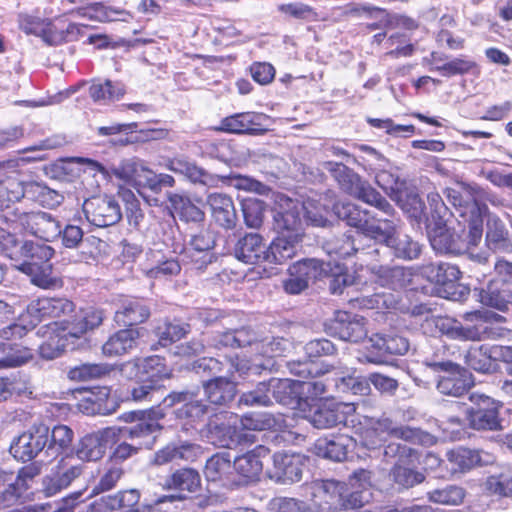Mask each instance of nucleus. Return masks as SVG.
Masks as SVG:
<instances>
[{"label": "nucleus", "instance_id": "nucleus-1", "mask_svg": "<svg viewBox=\"0 0 512 512\" xmlns=\"http://www.w3.org/2000/svg\"><path fill=\"white\" fill-rule=\"evenodd\" d=\"M70 162L85 165V173L88 174V190H97L104 188L115 176L122 182L132 185L135 188H144L150 190H162L172 188L175 180L171 175L160 173L156 174L147 167L143 160L133 157L123 159L118 166L111 168L104 167L101 163L85 157H72Z\"/></svg>", "mask_w": 512, "mask_h": 512}, {"label": "nucleus", "instance_id": "nucleus-2", "mask_svg": "<svg viewBox=\"0 0 512 512\" xmlns=\"http://www.w3.org/2000/svg\"><path fill=\"white\" fill-rule=\"evenodd\" d=\"M273 218L279 235L267 247L265 263L283 264L297 252L302 240V219L298 205L287 194H274Z\"/></svg>", "mask_w": 512, "mask_h": 512}, {"label": "nucleus", "instance_id": "nucleus-3", "mask_svg": "<svg viewBox=\"0 0 512 512\" xmlns=\"http://www.w3.org/2000/svg\"><path fill=\"white\" fill-rule=\"evenodd\" d=\"M390 277V285L393 289H415L413 280L415 277L421 275L425 277L430 283L438 287V291L444 298L456 300L458 297L457 290L461 287L460 279L462 273L457 265L441 262V263H428L422 265L419 273L415 272L412 268L402 266H394L388 270Z\"/></svg>", "mask_w": 512, "mask_h": 512}, {"label": "nucleus", "instance_id": "nucleus-4", "mask_svg": "<svg viewBox=\"0 0 512 512\" xmlns=\"http://www.w3.org/2000/svg\"><path fill=\"white\" fill-rule=\"evenodd\" d=\"M25 260L18 269L29 276L30 282L43 290L61 289L64 285L63 279L54 273L51 259L55 250L46 244L33 241H26L21 246Z\"/></svg>", "mask_w": 512, "mask_h": 512}, {"label": "nucleus", "instance_id": "nucleus-5", "mask_svg": "<svg viewBox=\"0 0 512 512\" xmlns=\"http://www.w3.org/2000/svg\"><path fill=\"white\" fill-rule=\"evenodd\" d=\"M495 277L479 292L480 302L499 311L512 304V262L498 259L494 265Z\"/></svg>", "mask_w": 512, "mask_h": 512}, {"label": "nucleus", "instance_id": "nucleus-6", "mask_svg": "<svg viewBox=\"0 0 512 512\" xmlns=\"http://www.w3.org/2000/svg\"><path fill=\"white\" fill-rule=\"evenodd\" d=\"M76 310L73 301L65 297H39L32 300L26 307L29 324L33 327L39 323L51 320V322L68 321Z\"/></svg>", "mask_w": 512, "mask_h": 512}, {"label": "nucleus", "instance_id": "nucleus-7", "mask_svg": "<svg viewBox=\"0 0 512 512\" xmlns=\"http://www.w3.org/2000/svg\"><path fill=\"white\" fill-rule=\"evenodd\" d=\"M357 406L352 402L326 401L318 406L311 417V422L318 429L337 426L350 427L357 418Z\"/></svg>", "mask_w": 512, "mask_h": 512}, {"label": "nucleus", "instance_id": "nucleus-8", "mask_svg": "<svg viewBox=\"0 0 512 512\" xmlns=\"http://www.w3.org/2000/svg\"><path fill=\"white\" fill-rule=\"evenodd\" d=\"M82 209L86 219L96 227L112 226L122 217L119 203L109 194H92L84 200Z\"/></svg>", "mask_w": 512, "mask_h": 512}, {"label": "nucleus", "instance_id": "nucleus-9", "mask_svg": "<svg viewBox=\"0 0 512 512\" xmlns=\"http://www.w3.org/2000/svg\"><path fill=\"white\" fill-rule=\"evenodd\" d=\"M48 440L49 427L42 422L35 423L18 436L10 450L15 459L28 462L47 449Z\"/></svg>", "mask_w": 512, "mask_h": 512}, {"label": "nucleus", "instance_id": "nucleus-10", "mask_svg": "<svg viewBox=\"0 0 512 512\" xmlns=\"http://www.w3.org/2000/svg\"><path fill=\"white\" fill-rule=\"evenodd\" d=\"M434 371L443 372L437 381V389L443 395L460 397L472 385L471 374L467 369L451 361L430 364Z\"/></svg>", "mask_w": 512, "mask_h": 512}, {"label": "nucleus", "instance_id": "nucleus-11", "mask_svg": "<svg viewBox=\"0 0 512 512\" xmlns=\"http://www.w3.org/2000/svg\"><path fill=\"white\" fill-rule=\"evenodd\" d=\"M470 401L475 405L469 410L468 421L476 430L495 431L501 428L499 410L501 405L489 396L472 393Z\"/></svg>", "mask_w": 512, "mask_h": 512}, {"label": "nucleus", "instance_id": "nucleus-12", "mask_svg": "<svg viewBox=\"0 0 512 512\" xmlns=\"http://www.w3.org/2000/svg\"><path fill=\"white\" fill-rule=\"evenodd\" d=\"M185 174L191 181L200 182L206 186L232 188L246 192H264V186L261 182L247 176L231 175L228 177H213L191 164L185 165Z\"/></svg>", "mask_w": 512, "mask_h": 512}, {"label": "nucleus", "instance_id": "nucleus-13", "mask_svg": "<svg viewBox=\"0 0 512 512\" xmlns=\"http://www.w3.org/2000/svg\"><path fill=\"white\" fill-rule=\"evenodd\" d=\"M434 324L442 335L455 340L481 341L493 338L495 335L494 330L479 321L473 324L470 322L464 326L454 318L438 316L435 317Z\"/></svg>", "mask_w": 512, "mask_h": 512}, {"label": "nucleus", "instance_id": "nucleus-14", "mask_svg": "<svg viewBox=\"0 0 512 512\" xmlns=\"http://www.w3.org/2000/svg\"><path fill=\"white\" fill-rule=\"evenodd\" d=\"M329 334L343 341L359 343L368 335L367 320L347 311H336L328 326Z\"/></svg>", "mask_w": 512, "mask_h": 512}, {"label": "nucleus", "instance_id": "nucleus-15", "mask_svg": "<svg viewBox=\"0 0 512 512\" xmlns=\"http://www.w3.org/2000/svg\"><path fill=\"white\" fill-rule=\"evenodd\" d=\"M391 424L392 420L388 418L373 419L357 414L356 421L351 424V429L364 447L375 449L390 439Z\"/></svg>", "mask_w": 512, "mask_h": 512}, {"label": "nucleus", "instance_id": "nucleus-16", "mask_svg": "<svg viewBox=\"0 0 512 512\" xmlns=\"http://www.w3.org/2000/svg\"><path fill=\"white\" fill-rule=\"evenodd\" d=\"M306 460L307 457L300 453L276 452L273 454V467L268 472L269 478L281 484L299 482Z\"/></svg>", "mask_w": 512, "mask_h": 512}, {"label": "nucleus", "instance_id": "nucleus-17", "mask_svg": "<svg viewBox=\"0 0 512 512\" xmlns=\"http://www.w3.org/2000/svg\"><path fill=\"white\" fill-rule=\"evenodd\" d=\"M324 262L317 259H302L292 264L284 289L290 294H299L308 287L309 281L321 278L325 273Z\"/></svg>", "mask_w": 512, "mask_h": 512}, {"label": "nucleus", "instance_id": "nucleus-18", "mask_svg": "<svg viewBox=\"0 0 512 512\" xmlns=\"http://www.w3.org/2000/svg\"><path fill=\"white\" fill-rule=\"evenodd\" d=\"M17 221L26 232L46 242L55 240L61 234L59 221L46 212H24Z\"/></svg>", "mask_w": 512, "mask_h": 512}, {"label": "nucleus", "instance_id": "nucleus-19", "mask_svg": "<svg viewBox=\"0 0 512 512\" xmlns=\"http://www.w3.org/2000/svg\"><path fill=\"white\" fill-rule=\"evenodd\" d=\"M116 444L111 427L83 436L76 448V455L83 461H98L102 459L107 449Z\"/></svg>", "mask_w": 512, "mask_h": 512}, {"label": "nucleus", "instance_id": "nucleus-20", "mask_svg": "<svg viewBox=\"0 0 512 512\" xmlns=\"http://www.w3.org/2000/svg\"><path fill=\"white\" fill-rule=\"evenodd\" d=\"M268 454L269 448L264 445H257L252 450L234 459L233 468L236 480L239 481V486L259 479L263 470L261 459Z\"/></svg>", "mask_w": 512, "mask_h": 512}, {"label": "nucleus", "instance_id": "nucleus-21", "mask_svg": "<svg viewBox=\"0 0 512 512\" xmlns=\"http://www.w3.org/2000/svg\"><path fill=\"white\" fill-rule=\"evenodd\" d=\"M427 232L432 248L438 253L459 255L467 251L463 238L451 231L443 220L427 226Z\"/></svg>", "mask_w": 512, "mask_h": 512}, {"label": "nucleus", "instance_id": "nucleus-22", "mask_svg": "<svg viewBox=\"0 0 512 512\" xmlns=\"http://www.w3.org/2000/svg\"><path fill=\"white\" fill-rule=\"evenodd\" d=\"M151 309L143 298L132 297L121 302L114 313L113 320L119 327H138L146 323Z\"/></svg>", "mask_w": 512, "mask_h": 512}, {"label": "nucleus", "instance_id": "nucleus-23", "mask_svg": "<svg viewBox=\"0 0 512 512\" xmlns=\"http://www.w3.org/2000/svg\"><path fill=\"white\" fill-rule=\"evenodd\" d=\"M290 371L303 379V393L306 391L309 397L319 398L326 393L329 378L317 379L326 371L314 361L294 362L290 365Z\"/></svg>", "mask_w": 512, "mask_h": 512}, {"label": "nucleus", "instance_id": "nucleus-24", "mask_svg": "<svg viewBox=\"0 0 512 512\" xmlns=\"http://www.w3.org/2000/svg\"><path fill=\"white\" fill-rule=\"evenodd\" d=\"M136 370V376L143 382L154 383L159 387V382L172 377V369L167 366L166 359L159 355H151L144 358H135L128 362Z\"/></svg>", "mask_w": 512, "mask_h": 512}, {"label": "nucleus", "instance_id": "nucleus-25", "mask_svg": "<svg viewBox=\"0 0 512 512\" xmlns=\"http://www.w3.org/2000/svg\"><path fill=\"white\" fill-rule=\"evenodd\" d=\"M446 459L450 465V474L463 475L485 465L481 449L456 446L446 452Z\"/></svg>", "mask_w": 512, "mask_h": 512}, {"label": "nucleus", "instance_id": "nucleus-26", "mask_svg": "<svg viewBox=\"0 0 512 512\" xmlns=\"http://www.w3.org/2000/svg\"><path fill=\"white\" fill-rule=\"evenodd\" d=\"M204 475L209 482H217L225 487L239 486L233 462L228 453H216L205 464Z\"/></svg>", "mask_w": 512, "mask_h": 512}, {"label": "nucleus", "instance_id": "nucleus-27", "mask_svg": "<svg viewBox=\"0 0 512 512\" xmlns=\"http://www.w3.org/2000/svg\"><path fill=\"white\" fill-rule=\"evenodd\" d=\"M142 336L140 327H123L111 334L102 345V353L106 357L123 356L136 348Z\"/></svg>", "mask_w": 512, "mask_h": 512}, {"label": "nucleus", "instance_id": "nucleus-28", "mask_svg": "<svg viewBox=\"0 0 512 512\" xmlns=\"http://www.w3.org/2000/svg\"><path fill=\"white\" fill-rule=\"evenodd\" d=\"M367 346V359L372 363H381L387 355H403L408 351V342L399 336L373 335Z\"/></svg>", "mask_w": 512, "mask_h": 512}, {"label": "nucleus", "instance_id": "nucleus-29", "mask_svg": "<svg viewBox=\"0 0 512 512\" xmlns=\"http://www.w3.org/2000/svg\"><path fill=\"white\" fill-rule=\"evenodd\" d=\"M62 322H49L42 326L39 332L45 340L40 344L38 351L43 359L52 360L63 354L67 345V332H62Z\"/></svg>", "mask_w": 512, "mask_h": 512}, {"label": "nucleus", "instance_id": "nucleus-30", "mask_svg": "<svg viewBox=\"0 0 512 512\" xmlns=\"http://www.w3.org/2000/svg\"><path fill=\"white\" fill-rule=\"evenodd\" d=\"M104 317L102 309L93 307L80 309L78 314H72L71 320L62 321V332H67L71 337L80 338L102 325Z\"/></svg>", "mask_w": 512, "mask_h": 512}, {"label": "nucleus", "instance_id": "nucleus-31", "mask_svg": "<svg viewBox=\"0 0 512 512\" xmlns=\"http://www.w3.org/2000/svg\"><path fill=\"white\" fill-rule=\"evenodd\" d=\"M341 489L340 481L322 480L315 482L311 486V501L320 510L335 512L338 510Z\"/></svg>", "mask_w": 512, "mask_h": 512}, {"label": "nucleus", "instance_id": "nucleus-32", "mask_svg": "<svg viewBox=\"0 0 512 512\" xmlns=\"http://www.w3.org/2000/svg\"><path fill=\"white\" fill-rule=\"evenodd\" d=\"M239 260L247 264L265 263L267 247L258 233H247L240 238L235 247Z\"/></svg>", "mask_w": 512, "mask_h": 512}, {"label": "nucleus", "instance_id": "nucleus-33", "mask_svg": "<svg viewBox=\"0 0 512 512\" xmlns=\"http://www.w3.org/2000/svg\"><path fill=\"white\" fill-rule=\"evenodd\" d=\"M207 203L211 208L213 219L219 226L227 230L235 227L236 210L228 194H208Z\"/></svg>", "mask_w": 512, "mask_h": 512}, {"label": "nucleus", "instance_id": "nucleus-34", "mask_svg": "<svg viewBox=\"0 0 512 512\" xmlns=\"http://www.w3.org/2000/svg\"><path fill=\"white\" fill-rule=\"evenodd\" d=\"M172 213L177 214L185 222H201L205 214L202 210V201L192 199L188 194H169Z\"/></svg>", "mask_w": 512, "mask_h": 512}, {"label": "nucleus", "instance_id": "nucleus-35", "mask_svg": "<svg viewBox=\"0 0 512 512\" xmlns=\"http://www.w3.org/2000/svg\"><path fill=\"white\" fill-rule=\"evenodd\" d=\"M204 392L210 404L224 406L233 401L236 395V384L224 377H215L205 382Z\"/></svg>", "mask_w": 512, "mask_h": 512}, {"label": "nucleus", "instance_id": "nucleus-36", "mask_svg": "<svg viewBox=\"0 0 512 512\" xmlns=\"http://www.w3.org/2000/svg\"><path fill=\"white\" fill-rule=\"evenodd\" d=\"M273 399L293 408L300 405L304 399L302 380L274 379Z\"/></svg>", "mask_w": 512, "mask_h": 512}, {"label": "nucleus", "instance_id": "nucleus-37", "mask_svg": "<svg viewBox=\"0 0 512 512\" xmlns=\"http://www.w3.org/2000/svg\"><path fill=\"white\" fill-rule=\"evenodd\" d=\"M258 119L259 115L255 113H236L223 118L215 130L234 134L256 135L263 131L253 128V126L258 125Z\"/></svg>", "mask_w": 512, "mask_h": 512}, {"label": "nucleus", "instance_id": "nucleus-38", "mask_svg": "<svg viewBox=\"0 0 512 512\" xmlns=\"http://www.w3.org/2000/svg\"><path fill=\"white\" fill-rule=\"evenodd\" d=\"M485 241L488 248L494 252H512V241L509 231L499 218L493 217L487 220Z\"/></svg>", "mask_w": 512, "mask_h": 512}, {"label": "nucleus", "instance_id": "nucleus-39", "mask_svg": "<svg viewBox=\"0 0 512 512\" xmlns=\"http://www.w3.org/2000/svg\"><path fill=\"white\" fill-rule=\"evenodd\" d=\"M326 168L332 173L333 178L344 192H367L366 183L347 166L336 162H327Z\"/></svg>", "mask_w": 512, "mask_h": 512}, {"label": "nucleus", "instance_id": "nucleus-40", "mask_svg": "<svg viewBox=\"0 0 512 512\" xmlns=\"http://www.w3.org/2000/svg\"><path fill=\"white\" fill-rule=\"evenodd\" d=\"M165 487L179 492L197 493L201 489V477L193 468H180L166 479Z\"/></svg>", "mask_w": 512, "mask_h": 512}, {"label": "nucleus", "instance_id": "nucleus-41", "mask_svg": "<svg viewBox=\"0 0 512 512\" xmlns=\"http://www.w3.org/2000/svg\"><path fill=\"white\" fill-rule=\"evenodd\" d=\"M350 438L344 435H337L331 439L320 438L315 444L316 453L332 461H344L348 455Z\"/></svg>", "mask_w": 512, "mask_h": 512}, {"label": "nucleus", "instance_id": "nucleus-42", "mask_svg": "<svg viewBox=\"0 0 512 512\" xmlns=\"http://www.w3.org/2000/svg\"><path fill=\"white\" fill-rule=\"evenodd\" d=\"M190 331V325L179 321L165 319L154 328L157 343L161 347H168L184 338Z\"/></svg>", "mask_w": 512, "mask_h": 512}, {"label": "nucleus", "instance_id": "nucleus-43", "mask_svg": "<svg viewBox=\"0 0 512 512\" xmlns=\"http://www.w3.org/2000/svg\"><path fill=\"white\" fill-rule=\"evenodd\" d=\"M292 200L298 205L300 217L302 212L303 217L314 226L325 227L328 224L329 208L327 204L310 197L301 201L297 199Z\"/></svg>", "mask_w": 512, "mask_h": 512}, {"label": "nucleus", "instance_id": "nucleus-44", "mask_svg": "<svg viewBox=\"0 0 512 512\" xmlns=\"http://www.w3.org/2000/svg\"><path fill=\"white\" fill-rule=\"evenodd\" d=\"M115 370L109 363H82L68 370V378L73 381H90L109 376Z\"/></svg>", "mask_w": 512, "mask_h": 512}, {"label": "nucleus", "instance_id": "nucleus-45", "mask_svg": "<svg viewBox=\"0 0 512 512\" xmlns=\"http://www.w3.org/2000/svg\"><path fill=\"white\" fill-rule=\"evenodd\" d=\"M125 92L124 84L111 80L93 81L89 87V95L95 102H114L122 98Z\"/></svg>", "mask_w": 512, "mask_h": 512}, {"label": "nucleus", "instance_id": "nucleus-46", "mask_svg": "<svg viewBox=\"0 0 512 512\" xmlns=\"http://www.w3.org/2000/svg\"><path fill=\"white\" fill-rule=\"evenodd\" d=\"M395 226L390 220L371 222L368 218L365 223L355 232L358 237L364 235L388 246L391 242L393 234H395Z\"/></svg>", "mask_w": 512, "mask_h": 512}, {"label": "nucleus", "instance_id": "nucleus-47", "mask_svg": "<svg viewBox=\"0 0 512 512\" xmlns=\"http://www.w3.org/2000/svg\"><path fill=\"white\" fill-rule=\"evenodd\" d=\"M108 499L112 504L114 511L124 510V512H151L150 508L140 506L141 494L137 489L120 490L115 494L109 495Z\"/></svg>", "mask_w": 512, "mask_h": 512}, {"label": "nucleus", "instance_id": "nucleus-48", "mask_svg": "<svg viewBox=\"0 0 512 512\" xmlns=\"http://www.w3.org/2000/svg\"><path fill=\"white\" fill-rule=\"evenodd\" d=\"M390 438L401 439L410 444L426 447L436 443V437L426 431L409 426H394L393 423L390 425Z\"/></svg>", "mask_w": 512, "mask_h": 512}, {"label": "nucleus", "instance_id": "nucleus-49", "mask_svg": "<svg viewBox=\"0 0 512 512\" xmlns=\"http://www.w3.org/2000/svg\"><path fill=\"white\" fill-rule=\"evenodd\" d=\"M74 439L73 430L63 424H59L49 430V440L47 444L46 453L51 452L54 456H58L67 451Z\"/></svg>", "mask_w": 512, "mask_h": 512}, {"label": "nucleus", "instance_id": "nucleus-50", "mask_svg": "<svg viewBox=\"0 0 512 512\" xmlns=\"http://www.w3.org/2000/svg\"><path fill=\"white\" fill-rule=\"evenodd\" d=\"M332 209L335 215L357 230L365 223L368 212L361 209L356 203L350 201H337L333 204Z\"/></svg>", "mask_w": 512, "mask_h": 512}, {"label": "nucleus", "instance_id": "nucleus-51", "mask_svg": "<svg viewBox=\"0 0 512 512\" xmlns=\"http://www.w3.org/2000/svg\"><path fill=\"white\" fill-rule=\"evenodd\" d=\"M391 242L387 247L392 248L398 258L413 260L418 258L421 253V246L417 241L406 234L397 232V230H395Z\"/></svg>", "mask_w": 512, "mask_h": 512}, {"label": "nucleus", "instance_id": "nucleus-52", "mask_svg": "<svg viewBox=\"0 0 512 512\" xmlns=\"http://www.w3.org/2000/svg\"><path fill=\"white\" fill-rule=\"evenodd\" d=\"M82 472L83 466L81 464L66 467L64 459L62 458L57 465L55 476L50 479V481L53 482V487H47V489L51 491V493H56L68 487Z\"/></svg>", "mask_w": 512, "mask_h": 512}, {"label": "nucleus", "instance_id": "nucleus-53", "mask_svg": "<svg viewBox=\"0 0 512 512\" xmlns=\"http://www.w3.org/2000/svg\"><path fill=\"white\" fill-rule=\"evenodd\" d=\"M196 448V445L190 443L179 446L167 445L155 453L154 463L164 465L176 459L188 460L194 455Z\"/></svg>", "mask_w": 512, "mask_h": 512}, {"label": "nucleus", "instance_id": "nucleus-54", "mask_svg": "<svg viewBox=\"0 0 512 512\" xmlns=\"http://www.w3.org/2000/svg\"><path fill=\"white\" fill-rule=\"evenodd\" d=\"M392 200L399 203L400 207L409 214L410 217L421 220L426 216L425 201L421 194H389Z\"/></svg>", "mask_w": 512, "mask_h": 512}, {"label": "nucleus", "instance_id": "nucleus-55", "mask_svg": "<svg viewBox=\"0 0 512 512\" xmlns=\"http://www.w3.org/2000/svg\"><path fill=\"white\" fill-rule=\"evenodd\" d=\"M114 432V438L116 443L122 439L137 440L146 438L155 433V427L152 424H148L146 421L141 420L132 426H110Z\"/></svg>", "mask_w": 512, "mask_h": 512}, {"label": "nucleus", "instance_id": "nucleus-56", "mask_svg": "<svg viewBox=\"0 0 512 512\" xmlns=\"http://www.w3.org/2000/svg\"><path fill=\"white\" fill-rule=\"evenodd\" d=\"M125 470L123 466L106 461L103 473L100 475L97 484L93 488L95 494L104 493L114 489L119 480L123 477Z\"/></svg>", "mask_w": 512, "mask_h": 512}, {"label": "nucleus", "instance_id": "nucleus-57", "mask_svg": "<svg viewBox=\"0 0 512 512\" xmlns=\"http://www.w3.org/2000/svg\"><path fill=\"white\" fill-rule=\"evenodd\" d=\"M78 30L79 27L75 23H70L65 27L46 20L43 32L39 37L49 45H59L67 40L69 34Z\"/></svg>", "mask_w": 512, "mask_h": 512}, {"label": "nucleus", "instance_id": "nucleus-58", "mask_svg": "<svg viewBox=\"0 0 512 512\" xmlns=\"http://www.w3.org/2000/svg\"><path fill=\"white\" fill-rule=\"evenodd\" d=\"M465 494V490L456 485H448L427 493L428 499L431 502L443 505H460L464 501Z\"/></svg>", "mask_w": 512, "mask_h": 512}, {"label": "nucleus", "instance_id": "nucleus-59", "mask_svg": "<svg viewBox=\"0 0 512 512\" xmlns=\"http://www.w3.org/2000/svg\"><path fill=\"white\" fill-rule=\"evenodd\" d=\"M243 217L249 227L261 225L265 212V203L255 197H246L241 200Z\"/></svg>", "mask_w": 512, "mask_h": 512}, {"label": "nucleus", "instance_id": "nucleus-60", "mask_svg": "<svg viewBox=\"0 0 512 512\" xmlns=\"http://www.w3.org/2000/svg\"><path fill=\"white\" fill-rule=\"evenodd\" d=\"M341 491L338 502V510L355 511L364 505L363 490L354 488L345 482H341Z\"/></svg>", "mask_w": 512, "mask_h": 512}, {"label": "nucleus", "instance_id": "nucleus-61", "mask_svg": "<svg viewBox=\"0 0 512 512\" xmlns=\"http://www.w3.org/2000/svg\"><path fill=\"white\" fill-rule=\"evenodd\" d=\"M274 379L258 383L253 391L243 395L244 402L250 405L269 406L273 399Z\"/></svg>", "mask_w": 512, "mask_h": 512}, {"label": "nucleus", "instance_id": "nucleus-62", "mask_svg": "<svg viewBox=\"0 0 512 512\" xmlns=\"http://www.w3.org/2000/svg\"><path fill=\"white\" fill-rule=\"evenodd\" d=\"M93 17L100 22L123 21L127 22L131 18L129 11L106 5L104 3H95L91 6Z\"/></svg>", "mask_w": 512, "mask_h": 512}, {"label": "nucleus", "instance_id": "nucleus-63", "mask_svg": "<svg viewBox=\"0 0 512 512\" xmlns=\"http://www.w3.org/2000/svg\"><path fill=\"white\" fill-rule=\"evenodd\" d=\"M251 333L245 329L228 330L220 334L217 341L218 347L242 348L252 343Z\"/></svg>", "mask_w": 512, "mask_h": 512}, {"label": "nucleus", "instance_id": "nucleus-64", "mask_svg": "<svg viewBox=\"0 0 512 512\" xmlns=\"http://www.w3.org/2000/svg\"><path fill=\"white\" fill-rule=\"evenodd\" d=\"M485 492L490 496L512 497V476L500 474L487 477Z\"/></svg>", "mask_w": 512, "mask_h": 512}]
</instances>
